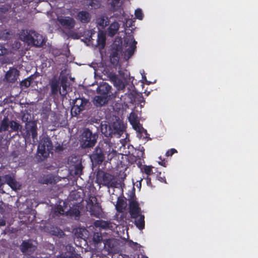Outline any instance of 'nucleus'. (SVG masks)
Segmentation results:
<instances>
[{
  "label": "nucleus",
  "mask_w": 258,
  "mask_h": 258,
  "mask_svg": "<svg viewBox=\"0 0 258 258\" xmlns=\"http://www.w3.org/2000/svg\"><path fill=\"white\" fill-rule=\"evenodd\" d=\"M116 151L112 148V144L108 141L99 143L95 147L90 158L93 163L96 165H100L105 160L106 157L107 160L110 161L116 155Z\"/></svg>",
  "instance_id": "f257e3e1"
},
{
  "label": "nucleus",
  "mask_w": 258,
  "mask_h": 258,
  "mask_svg": "<svg viewBox=\"0 0 258 258\" xmlns=\"http://www.w3.org/2000/svg\"><path fill=\"white\" fill-rule=\"evenodd\" d=\"M100 130L106 137L119 138L124 132L123 125L119 121H116L111 124L101 123Z\"/></svg>",
  "instance_id": "f03ea898"
},
{
  "label": "nucleus",
  "mask_w": 258,
  "mask_h": 258,
  "mask_svg": "<svg viewBox=\"0 0 258 258\" xmlns=\"http://www.w3.org/2000/svg\"><path fill=\"white\" fill-rule=\"evenodd\" d=\"M98 137L97 133H93L89 128H85L81 135V147L83 149L92 148L96 144Z\"/></svg>",
  "instance_id": "7ed1b4c3"
},
{
  "label": "nucleus",
  "mask_w": 258,
  "mask_h": 258,
  "mask_svg": "<svg viewBox=\"0 0 258 258\" xmlns=\"http://www.w3.org/2000/svg\"><path fill=\"white\" fill-rule=\"evenodd\" d=\"M52 143L48 137H44L40 141L37 148V155L38 159L43 161L47 158L52 149Z\"/></svg>",
  "instance_id": "20e7f679"
},
{
  "label": "nucleus",
  "mask_w": 258,
  "mask_h": 258,
  "mask_svg": "<svg viewBox=\"0 0 258 258\" xmlns=\"http://www.w3.org/2000/svg\"><path fill=\"white\" fill-rule=\"evenodd\" d=\"M96 178L97 180L101 181L103 185L108 188L116 187L117 182L113 176L108 173L99 170L97 173Z\"/></svg>",
  "instance_id": "39448f33"
},
{
  "label": "nucleus",
  "mask_w": 258,
  "mask_h": 258,
  "mask_svg": "<svg viewBox=\"0 0 258 258\" xmlns=\"http://www.w3.org/2000/svg\"><path fill=\"white\" fill-rule=\"evenodd\" d=\"M24 40L28 44L36 47H40L45 43L43 36L35 31H30L24 37Z\"/></svg>",
  "instance_id": "423d86ee"
},
{
  "label": "nucleus",
  "mask_w": 258,
  "mask_h": 258,
  "mask_svg": "<svg viewBox=\"0 0 258 258\" xmlns=\"http://www.w3.org/2000/svg\"><path fill=\"white\" fill-rule=\"evenodd\" d=\"M25 132L23 133V137L25 139H29L31 136L32 139L35 140L37 137V126L35 121L29 120L25 123Z\"/></svg>",
  "instance_id": "0eeeda50"
},
{
  "label": "nucleus",
  "mask_w": 258,
  "mask_h": 258,
  "mask_svg": "<svg viewBox=\"0 0 258 258\" xmlns=\"http://www.w3.org/2000/svg\"><path fill=\"white\" fill-rule=\"evenodd\" d=\"M57 21L61 26L69 30L73 29L76 25L74 19L69 16H59Z\"/></svg>",
  "instance_id": "6e6552de"
},
{
  "label": "nucleus",
  "mask_w": 258,
  "mask_h": 258,
  "mask_svg": "<svg viewBox=\"0 0 258 258\" xmlns=\"http://www.w3.org/2000/svg\"><path fill=\"white\" fill-rule=\"evenodd\" d=\"M37 246L35 245L32 240H24L20 245V249L24 254L30 255L34 253Z\"/></svg>",
  "instance_id": "1a4fd4ad"
},
{
  "label": "nucleus",
  "mask_w": 258,
  "mask_h": 258,
  "mask_svg": "<svg viewBox=\"0 0 258 258\" xmlns=\"http://www.w3.org/2000/svg\"><path fill=\"white\" fill-rule=\"evenodd\" d=\"M12 7L10 5L4 4L0 6V20L6 22L11 18Z\"/></svg>",
  "instance_id": "9d476101"
},
{
  "label": "nucleus",
  "mask_w": 258,
  "mask_h": 258,
  "mask_svg": "<svg viewBox=\"0 0 258 258\" xmlns=\"http://www.w3.org/2000/svg\"><path fill=\"white\" fill-rule=\"evenodd\" d=\"M112 87L108 83L103 82L99 85L96 89L97 94L111 99V90Z\"/></svg>",
  "instance_id": "9b49d317"
},
{
  "label": "nucleus",
  "mask_w": 258,
  "mask_h": 258,
  "mask_svg": "<svg viewBox=\"0 0 258 258\" xmlns=\"http://www.w3.org/2000/svg\"><path fill=\"white\" fill-rule=\"evenodd\" d=\"M122 49L120 46H113L111 49L109 55L110 62L113 65H117L119 62Z\"/></svg>",
  "instance_id": "f8f14e48"
},
{
  "label": "nucleus",
  "mask_w": 258,
  "mask_h": 258,
  "mask_svg": "<svg viewBox=\"0 0 258 258\" xmlns=\"http://www.w3.org/2000/svg\"><path fill=\"white\" fill-rule=\"evenodd\" d=\"M108 77L118 90L124 89L125 87L124 84L115 73L113 72L109 73Z\"/></svg>",
  "instance_id": "ddd939ff"
},
{
  "label": "nucleus",
  "mask_w": 258,
  "mask_h": 258,
  "mask_svg": "<svg viewBox=\"0 0 258 258\" xmlns=\"http://www.w3.org/2000/svg\"><path fill=\"white\" fill-rule=\"evenodd\" d=\"M95 201V205H92L90 207L89 212L90 215L97 218H102L103 217V212L101 206L99 203L97 202V200L96 197H94Z\"/></svg>",
  "instance_id": "4468645a"
},
{
  "label": "nucleus",
  "mask_w": 258,
  "mask_h": 258,
  "mask_svg": "<svg viewBox=\"0 0 258 258\" xmlns=\"http://www.w3.org/2000/svg\"><path fill=\"white\" fill-rule=\"evenodd\" d=\"M141 209L137 201L132 200L130 202L129 213L132 218H135L141 214Z\"/></svg>",
  "instance_id": "2eb2a0df"
},
{
  "label": "nucleus",
  "mask_w": 258,
  "mask_h": 258,
  "mask_svg": "<svg viewBox=\"0 0 258 258\" xmlns=\"http://www.w3.org/2000/svg\"><path fill=\"white\" fill-rule=\"evenodd\" d=\"M89 103V100L84 97L82 98L81 104H79L78 107H72L71 113L72 116H76L79 114L80 112L85 109V107Z\"/></svg>",
  "instance_id": "dca6fc26"
},
{
  "label": "nucleus",
  "mask_w": 258,
  "mask_h": 258,
  "mask_svg": "<svg viewBox=\"0 0 258 258\" xmlns=\"http://www.w3.org/2000/svg\"><path fill=\"white\" fill-rule=\"evenodd\" d=\"M76 19L82 24H88L91 20V15L87 11H79L76 16Z\"/></svg>",
  "instance_id": "f3484780"
},
{
  "label": "nucleus",
  "mask_w": 258,
  "mask_h": 258,
  "mask_svg": "<svg viewBox=\"0 0 258 258\" xmlns=\"http://www.w3.org/2000/svg\"><path fill=\"white\" fill-rule=\"evenodd\" d=\"M19 71L16 69H10L6 73L5 78L9 83H15L19 76Z\"/></svg>",
  "instance_id": "a211bd4d"
},
{
  "label": "nucleus",
  "mask_w": 258,
  "mask_h": 258,
  "mask_svg": "<svg viewBox=\"0 0 258 258\" xmlns=\"http://www.w3.org/2000/svg\"><path fill=\"white\" fill-rule=\"evenodd\" d=\"M110 100L109 98L99 95L94 97L93 103L96 107H101L107 104Z\"/></svg>",
  "instance_id": "6ab92c4d"
},
{
  "label": "nucleus",
  "mask_w": 258,
  "mask_h": 258,
  "mask_svg": "<svg viewBox=\"0 0 258 258\" xmlns=\"http://www.w3.org/2000/svg\"><path fill=\"white\" fill-rule=\"evenodd\" d=\"M50 95L53 97H55L58 95V93H61L60 86L59 80L54 79H52L50 83Z\"/></svg>",
  "instance_id": "aec40b11"
},
{
  "label": "nucleus",
  "mask_w": 258,
  "mask_h": 258,
  "mask_svg": "<svg viewBox=\"0 0 258 258\" xmlns=\"http://www.w3.org/2000/svg\"><path fill=\"white\" fill-rule=\"evenodd\" d=\"M38 181L42 184H54L57 182L55 176L52 174L44 175L39 178Z\"/></svg>",
  "instance_id": "412c9836"
},
{
  "label": "nucleus",
  "mask_w": 258,
  "mask_h": 258,
  "mask_svg": "<svg viewBox=\"0 0 258 258\" xmlns=\"http://www.w3.org/2000/svg\"><path fill=\"white\" fill-rule=\"evenodd\" d=\"M106 35L102 31L99 32L97 35V39L95 46L98 47L100 49H103L106 44Z\"/></svg>",
  "instance_id": "4be33fe9"
},
{
  "label": "nucleus",
  "mask_w": 258,
  "mask_h": 258,
  "mask_svg": "<svg viewBox=\"0 0 258 258\" xmlns=\"http://www.w3.org/2000/svg\"><path fill=\"white\" fill-rule=\"evenodd\" d=\"M66 214L70 217H74L75 219H79L80 217V211L78 206H76L71 207L67 212Z\"/></svg>",
  "instance_id": "5701e85b"
},
{
  "label": "nucleus",
  "mask_w": 258,
  "mask_h": 258,
  "mask_svg": "<svg viewBox=\"0 0 258 258\" xmlns=\"http://www.w3.org/2000/svg\"><path fill=\"white\" fill-rule=\"evenodd\" d=\"M135 219V224L137 227L140 230H143L145 228V216L144 215L140 214Z\"/></svg>",
  "instance_id": "b1692460"
},
{
  "label": "nucleus",
  "mask_w": 258,
  "mask_h": 258,
  "mask_svg": "<svg viewBox=\"0 0 258 258\" xmlns=\"http://www.w3.org/2000/svg\"><path fill=\"white\" fill-rule=\"evenodd\" d=\"M6 182L14 190L18 188V182L15 179L10 175L5 176Z\"/></svg>",
  "instance_id": "393cba45"
},
{
  "label": "nucleus",
  "mask_w": 258,
  "mask_h": 258,
  "mask_svg": "<svg viewBox=\"0 0 258 258\" xmlns=\"http://www.w3.org/2000/svg\"><path fill=\"white\" fill-rule=\"evenodd\" d=\"M111 10L112 11L116 12L113 14V15L112 17H115L118 20L120 21V19H122L124 17V12L123 8L121 7V6H117L116 8Z\"/></svg>",
  "instance_id": "a878e982"
},
{
  "label": "nucleus",
  "mask_w": 258,
  "mask_h": 258,
  "mask_svg": "<svg viewBox=\"0 0 258 258\" xmlns=\"http://www.w3.org/2000/svg\"><path fill=\"white\" fill-rule=\"evenodd\" d=\"M10 120L7 116H5L0 123V133L9 131Z\"/></svg>",
  "instance_id": "bb28decb"
},
{
  "label": "nucleus",
  "mask_w": 258,
  "mask_h": 258,
  "mask_svg": "<svg viewBox=\"0 0 258 258\" xmlns=\"http://www.w3.org/2000/svg\"><path fill=\"white\" fill-rule=\"evenodd\" d=\"M119 28V25L118 22H114L111 23L108 28V34L109 36H113L115 35Z\"/></svg>",
  "instance_id": "cd10ccee"
},
{
  "label": "nucleus",
  "mask_w": 258,
  "mask_h": 258,
  "mask_svg": "<svg viewBox=\"0 0 258 258\" xmlns=\"http://www.w3.org/2000/svg\"><path fill=\"white\" fill-rule=\"evenodd\" d=\"M10 128L9 131L10 134L13 132H18L21 128V125L14 120H10Z\"/></svg>",
  "instance_id": "c85d7f7f"
},
{
  "label": "nucleus",
  "mask_w": 258,
  "mask_h": 258,
  "mask_svg": "<svg viewBox=\"0 0 258 258\" xmlns=\"http://www.w3.org/2000/svg\"><path fill=\"white\" fill-rule=\"evenodd\" d=\"M110 223L108 221L103 220H96L94 223V226L96 227H99L103 229H107L109 228L110 225Z\"/></svg>",
  "instance_id": "c756f323"
},
{
  "label": "nucleus",
  "mask_w": 258,
  "mask_h": 258,
  "mask_svg": "<svg viewBox=\"0 0 258 258\" xmlns=\"http://www.w3.org/2000/svg\"><path fill=\"white\" fill-rule=\"evenodd\" d=\"M86 6L91 9L96 10L100 7L101 4L98 0H86Z\"/></svg>",
  "instance_id": "7c9ffc66"
},
{
  "label": "nucleus",
  "mask_w": 258,
  "mask_h": 258,
  "mask_svg": "<svg viewBox=\"0 0 258 258\" xmlns=\"http://www.w3.org/2000/svg\"><path fill=\"white\" fill-rule=\"evenodd\" d=\"M126 207V203L123 199L118 197L117 199V204L116 205V209L117 211L121 212L125 209Z\"/></svg>",
  "instance_id": "2f4dec72"
},
{
  "label": "nucleus",
  "mask_w": 258,
  "mask_h": 258,
  "mask_svg": "<svg viewBox=\"0 0 258 258\" xmlns=\"http://www.w3.org/2000/svg\"><path fill=\"white\" fill-rule=\"evenodd\" d=\"M133 128L137 131V132L140 134H144L145 135H147V131L145 130L143 126L140 123V121L136 122V123L132 125Z\"/></svg>",
  "instance_id": "473e14b6"
},
{
  "label": "nucleus",
  "mask_w": 258,
  "mask_h": 258,
  "mask_svg": "<svg viewBox=\"0 0 258 258\" xmlns=\"http://www.w3.org/2000/svg\"><path fill=\"white\" fill-rule=\"evenodd\" d=\"M137 43L135 40H134L133 42L130 46L129 48L126 50L125 52L127 55L128 58L131 57L134 54L136 48Z\"/></svg>",
  "instance_id": "72a5a7b5"
},
{
  "label": "nucleus",
  "mask_w": 258,
  "mask_h": 258,
  "mask_svg": "<svg viewBox=\"0 0 258 258\" xmlns=\"http://www.w3.org/2000/svg\"><path fill=\"white\" fill-rule=\"evenodd\" d=\"M103 238L101 235V233H95L93 237V240L95 243H99L102 241Z\"/></svg>",
  "instance_id": "f704fd0d"
},
{
  "label": "nucleus",
  "mask_w": 258,
  "mask_h": 258,
  "mask_svg": "<svg viewBox=\"0 0 258 258\" xmlns=\"http://www.w3.org/2000/svg\"><path fill=\"white\" fill-rule=\"evenodd\" d=\"M128 120L131 125H133L136 123V122L139 121V120L138 119L137 115L134 113H131L130 114V115L128 117Z\"/></svg>",
  "instance_id": "c9c22d12"
},
{
  "label": "nucleus",
  "mask_w": 258,
  "mask_h": 258,
  "mask_svg": "<svg viewBox=\"0 0 258 258\" xmlns=\"http://www.w3.org/2000/svg\"><path fill=\"white\" fill-rule=\"evenodd\" d=\"M98 24L101 26L104 27L109 25V22L106 21L104 17L102 16L101 17L97 19Z\"/></svg>",
  "instance_id": "e433bc0d"
},
{
  "label": "nucleus",
  "mask_w": 258,
  "mask_h": 258,
  "mask_svg": "<svg viewBox=\"0 0 258 258\" xmlns=\"http://www.w3.org/2000/svg\"><path fill=\"white\" fill-rule=\"evenodd\" d=\"M135 17L137 19L142 20L143 19V14L141 9H137L135 12Z\"/></svg>",
  "instance_id": "4c0bfd02"
},
{
  "label": "nucleus",
  "mask_w": 258,
  "mask_h": 258,
  "mask_svg": "<svg viewBox=\"0 0 258 258\" xmlns=\"http://www.w3.org/2000/svg\"><path fill=\"white\" fill-rule=\"evenodd\" d=\"M56 258H75V257L73 253L65 252L57 255Z\"/></svg>",
  "instance_id": "58836bf2"
},
{
  "label": "nucleus",
  "mask_w": 258,
  "mask_h": 258,
  "mask_svg": "<svg viewBox=\"0 0 258 258\" xmlns=\"http://www.w3.org/2000/svg\"><path fill=\"white\" fill-rule=\"evenodd\" d=\"M119 1L120 0H111V2H110L111 9H114L116 8L117 6H119L120 5H118Z\"/></svg>",
  "instance_id": "ea45409f"
},
{
  "label": "nucleus",
  "mask_w": 258,
  "mask_h": 258,
  "mask_svg": "<svg viewBox=\"0 0 258 258\" xmlns=\"http://www.w3.org/2000/svg\"><path fill=\"white\" fill-rule=\"evenodd\" d=\"M177 153V151L174 148L168 150L166 152V156L167 157L172 156L174 153Z\"/></svg>",
  "instance_id": "a19ab883"
},
{
  "label": "nucleus",
  "mask_w": 258,
  "mask_h": 258,
  "mask_svg": "<svg viewBox=\"0 0 258 258\" xmlns=\"http://www.w3.org/2000/svg\"><path fill=\"white\" fill-rule=\"evenodd\" d=\"M20 85H21V86H22L23 87H25L26 88H28L31 85L30 81L28 80H27L26 79L23 80L21 82Z\"/></svg>",
  "instance_id": "79ce46f5"
},
{
  "label": "nucleus",
  "mask_w": 258,
  "mask_h": 258,
  "mask_svg": "<svg viewBox=\"0 0 258 258\" xmlns=\"http://www.w3.org/2000/svg\"><path fill=\"white\" fill-rule=\"evenodd\" d=\"M82 167L81 165H77L75 167V174L80 175L82 174Z\"/></svg>",
  "instance_id": "37998d69"
},
{
  "label": "nucleus",
  "mask_w": 258,
  "mask_h": 258,
  "mask_svg": "<svg viewBox=\"0 0 258 258\" xmlns=\"http://www.w3.org/2000/svg\"><path fill=\"white\" fill-rule=\"evenodd\" d=\"M152 171V167L150 166H145L144 168V171L147 175H150L151 174Z\"/></svg>",
  "instance_id": "c03bdc74"
},
{
  "label": "nucleus",
  "mask_w": 258,
  "mask_h": 258,
  "mask_svg": "<svg viewBox=\"0 0 258 258\" xmlns=\"http://www.w3.org/2000/svg\"><path fill=\"white\" fill-rule=\"evenodd\" d=\"M81 101H82V98H80V97L74 100L73 101L74 105L72 107H78L79 104H81Z\"/></svg>",
  "instance_id": "a18cd8bd"
},
{
  "label": "nucleus",
  "mask_w": 258,
  "mask_h": 258,
  "mask_svg": "<svg viewBox=\"0 0 258 258\" xmlns=\"http://www.w3.org/2000/svg\"><path fill=\"white\" fill-rule=\"evenodd\" d=\"M68 35L69 37H71V38L74 39H78L79 38L78 34L76 32L73 31H70Z\"/></svg>",
  "instance_id": "49530a36"
},
{
  "label": "nucleus",
  "mask_w": 258,
  "mask_h": 258,
  "mask_svg": "<svg viewBox=\"0 0 258 258\" xmlns=\"http://www.w3.org/2000/svg\"><path fill=\"white\" fill-rule=\"evenodd\" d=\"M128 245L130 247L135 249H137L138 247V244L137 242H133L131 240L128 242Z\"/></svg>",
  "instance_id": "de8ad7c7"
},
{
  "label": "nucleus",
  "mask_w": 258,
  "mask_h": 258,
  "mask_svg": "<svg viewBox=\"0 0 258 258\" xmlns=\"http://www.w3.org/2000/svg\"><path fill=\"white\" fill-rule=\"evenodd\" d=\"M67 79L62 78L61 80V86H62L63 89H66L67 87Z\"/></svg>",
  "instance_id": "09e8293b"
},
{
  "label": "nucleus",
  "mask_w": 258,
  "mask_h": 258,
  "mask_svg": "<svg viewBox=\"0 0 258 258\" xmlns=\"http://www.w3.org/2000/svg\"><path fill=\"white\" fill-rule=\"evenodd\" d=\"M6 225V221L2 216V214L0 213V226H5Z\"/></svg>",
  "instance_id": "8fccbe9b"
},
{
  "label": "nucleus",
  "mask_w": 258,
  "mask_h": 258,
  "mask_svg": "<svg viewBox=\"0 0 258 258\" xmlns=\"http://www.w3.org/2000/svg\"><path fill=\"white\" fill-rule=\"evenodd\" d=\"M94 34L93 33H91L90 35L89 36L88 38V41L91 43L92 45H95V44L94 43V39H93V35Z\"/></svg>",
  "instance_id": "3c124183"
},
{
  "label": "nucleus",
  "mask_w": 258,
  "mask_h": 258,
  "mask_svg": "<svg viewBox=\"0 0 258 258\" xmlns=\"http://www.w3.org/2000/svg\"><path fill=\"white\" fill-rule=\"evenodd\" d=\"M144 148L143 147H142L141 148V150H140V152L139 153H138V156L139 157H143V156L144 155Z\"/></svg>",
  "instance_id": "603ef678"
},
{
  "label": "nucleus",
  "mask_w": 258,
  "mask_h": 258,
  "mask_svg": "<svg viewBox=\"0 0 258 258\" xmlns=\"http://www.w3.org/2000/svg\"><path fill=\"white\" fill-rule=\"evenodd\" d=\"M94 199V201H93V200H89V201L88 202V204H87V208L89 209V207H92V205H95V203H94V201L95 202V200H94V197L93 198Z\"/></svg>",
  "instance_id": "864d4df0"
},
{
  "label": "nucleus",
  "mask_w": 258,
  "mask_h": 258,
  "mask_svg": "<svg viewBox=\"0 0 258 258\" xmlns=\"http://www.w3.org/2000/svg\"><path fill=\"white\" fill-rule=\"evenodd\" d=\"M6 49L4 48L2 46H0V56L4 55L6 53Z\"/></svg>",
  "instance_id": "5fc2aeb1"
},
{
  "label": "nucleus",
  "mask_w": 258,
  "mask_h": 258,
  "mask_svg": "<svg viewBox=\"0 0 258 258\" xmlns=\"http://www.w3.org/2000/svg\"><path fill=\"white\" fill-rule=\"evenodd\" d=\"M146 182L148 186H150L151 187H152V183H151V180L150 178L147 177L146 178Z\"/></svg>",
  "instance_id": "6e6d98bb"
},
{
  "label": "nucleus",
  "mask_w": 258,
  "mask_h": 258,
  "mask_svg": "<svg viewBox=\"0 0 258 258\" xmlns=\"http://www.w3.org/2000/svg\"><path fill=\"white\" fill-rule=\"evenodd\" d=\"M34 79V75H31L30 76H29V77L26 78L27 80H28L30 81V84H32V81H33Z\"/></svg>",
  "instance_id": "4d7b16f0"
},
{
  "label": "nucleus",
  "mask_w": 258,
  "mask_h": 258,
  "mask_svg": "<svg viewBox=\"0 0 258 258\" xmlns=\"http://www.w3.org/2000/svg\"><path fill=\"white\" fill-rule=\"evenodd\" d=\"M28 119H29V118H28V116H27V117H26V115H24L23 116V117H22V120H23V121L26 122H26H27V121H28Z\"/></svg>",
  "instance_id": "13d9d810"
},
{
  "label": "nucleus",
  "mask_w": 258,
  "mask_h": 258,
  "mask_svg": "<svg viewBox=\"0 0 258 258\" xmlns=\"http://www.w3.org/2000/svg\"><path fill=\"white\" fill-rule=\"evenodd\" d=\"M159 180H160L161 182H165L166 183V179L165 177H159Z\"/></svg>",
  "instance_id": "bf43d9fd"
},
{
  "label": "nucleus",
  "mask_w": 258,
  "mask_h": 258,
  "mask_svg": "<svg viewBox=\"0 0 258 258\" xmlns=\"http://www.w3.org/2000/svg\"><path fill=\"white\" fill-rule=\"evenodd\" d=\"M56 150L61 151L63 150V148L62 147V146L59 145L56 147Z\"/></svg>",
  "instance_id": "052dcab7"
},
{
  "label": "nucleus",
  "mask_w": 258,
  "mask_h": 258,
  "mask_svg": "<svg viewBox=\"0 0 258 258\" xmlns=\"http://www.w3.org/2000/svg\"><path fill=\"white\" fill-rule=\"evenodd\" d=\"M159 163L164 167H166V163L165 162H159Z\"/></svg>",
  "instance_id": "680f3d73"
},
{
  "label": "nucleus",
  "mask_w": 258,
  "mask_h": 258,
  "mask_svg": "<svg viewBox=\"0 0 258 258\" xmlns=\"http://www.w3.org/2000/svg\"><path fill=\"white\" fill-rule=\"evenodd\" d=\"M142 78H143L144 80L147 81V78H146V77L145 76H143Z\"/></svg>",
  "instance_id": "e2e57ef3"
}]
</instances>
